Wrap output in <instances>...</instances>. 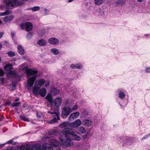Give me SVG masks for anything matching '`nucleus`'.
<instances>
[{"label": "nucleus", "instance_id": "f257e3e1", "mask_svg": "<svg viewBox=\"0 0 150 150\" xmlns=\"http://www.w3.org/2000/svg\"><path fill=\"white\" fill-rule=\"evenodd\" d=\"M72 130L71 128L69 127H65L62 130V134L59 136V139L61 142L60 146L62 147L73 146L74 144L72 140L78 141L81 139V137Z\"/></svg>", "mask_w": 150, "mask_h": 150}, {"label": "nucleus", "instance_id": "f03ea898", "mask_svg": "<svg viewBox=\"0 0 150 150\" xmlns=\"http://www.w3.org/2000/svg\"><path fill=\"white\" fill-rule=\"evenodd\" d=\"M24 69L28 77L29 78L27 80V87L28 89L30 90L33 86L36 78V76H32L30 78H29V77L31 76L36 74L38 73V71L31 69H28L26 67H24Z\"/></svg>", "mask_w": 150, "mask_h": 150}, {"label": "nucleus", "instance_id": "7ed1b4c3", "mask_svg": "<svg viewBox=\"0 0 150 150\" xmlns=\"http://www.w3.org/2000/svg\"><path fill=\"white\" fill-rule=\"evenodd\" d=\"M45 81L44 79H40L37 80L35 82L34 86L33 87V92L35 95H38L39 90L40 87L42 86Z\"/></svg>", "mask_w": 150, "mask_h": 150}, {"label": "nucleus", "instance_id": "20e7f679", "mask_svg": "<svg viewBox=\"0 0 150 150\" xmlns=\"http://www.w3.org/2000/svg\"><path fill=\"white\" fill-rule=\"evenodd\" d=\"M47 112L48 113L54 115L53 116H56V117H55L52 120L49 121L48 122L49 123L52 124L55 123L57 122V120H59V113L57 109L55 110L52 111H48Z\"/></svg>", "mask_w": 150, "mask_h": 150}, {"label": "nucleus", "instance_id": "39448f33", "mask_svg": "<svg viewBox=\"0 0 150 150\" xmlns=\"http://www.w3.org/2000/svg\"><path fill=\"white\" fill-rule=\"evenodd\" d=\"M20 27L22 29L25 28V30L27 31H30L33 28V25L29 22L25 23V24H22L20 25Z\"/></svg>", "mask_w": 150, "mask_h": 150}, {"label": "nucleus", "instance_id": "423d86ee", "mask_svg": "<svg viewBox=\"0 0 150 150\" xmlns=\"http://www.w3.org/2000/svg\"><path fill=\"white\" fill-rule=\"evenodd\" d=\"M42 149L39 150H53L52 145L47 143H44L42 144ZM57 150H61L59 147H57L56 149Z\"/></svg>", "mask_w": 150, "mask_h": 150}, {"label": "nucleus", "instance_id": "0eeeda50", "mask_svg": "<svg viewBox=\"0 0 150 150\" xmlns=\"http://www.w3.org/2000/svg\"><path fill=\"white\" fill-rule=\"evenodd\" d=\"M70 108L68 107H65L62 109V112L61 114V117L64 118H66L71 112Z\"/></svg>", "mask_w": 150, "mask_h": 150}, {"label": "nucleus", "instance_id": "6e6552de", "mask_svg": "<svg viewBox=\"0 0 150 150\" xmlns=\"http://www.w3.org/2000/svg\"><path fill=\"white\" fill-rule=\"evenodd\" d=\"M81 124V120L79 119H78L71 123L70 124V127L71 128H76L80 126Z\"/></svg>", "mask_w": 150, "mask_h": 150}, {"label": "nucleus", "instance_id": "1a4fd4ad", "mask_svg": "<svg viewBox=\"0 0 150 150\" xmlns=\"http://www.w3.org/2000/svg\"><path fill=\"white\" fill-rule=\"evenodd\" d=\"M48 42L51 45H55L58 44L59 40L57 38H52L48 39Z\"/></svg>", "mask_w": 150, "mask_h": 150}, {"label": "nucleus", "instance_id": "9d476101", "mask_svg": "<svg viewBox=\"0 0 150 150\" xmlns=\"http://www.w3.org/2000/svg\"><path fill=\"white\" fill-rule=\"evenodd\" d=\"M80 115V113L78 112H75L71 114L68 118L69 120H73L74 119H76Z\"/></svg>", "mask_w": 150, "mask_h": 150}, {"label": "nucleus", "instance_id": "9b49d317", "mask_svg": "<svg viewBox=\"0 0 150 150\" xmlns=\"http://www.w3.org/2000/svg\"><path fill=\"white\" fill-rule=\"evenodd\" d=\"M62 101V100L61 98H56L54 101V105L57 108L59 107L61 104Z\"/></svg>", "mask_w": 150, "mask_h": 150}, {"label": "nucleus", "instance_id": "f8f14e48", "mask_svg": "<svg viewBox=\"0 0 150 150\" xmlns=\"http://www.w3.org/2000/svg\"><path fill=\"white\" fill-rule=\"evenodd\" d=\"M4 3L6 4V7L7 9L12 8L14 6L11 0H6L4 1Z\"/></svg>", "mask_w": 150, "mask_h": 150}, {"label": "nucleus", "instance_id": "ddd939ff", "mask_svg": "<svg viewBox=\"0 0 150 150\" xmlns=\"http://www.w3.org/2000/svg\"><path fill=\"white\" fill-rule=\"evenodd\" d=\"M18 150H35L33 146L30 145H28L26 146H21Z\"/></svg>", "mask_w": 150, "mask_h": 150}, {"label": "nucleus", "instance_id": "4468645a", "mask_svg": "<svg viewBox=\"0 0 150 150\" xmlns=\"http://www.w3.org/2000/svg\"><path fill=\"white\" fill-rule=\"evenodd\" d=\"M13 16L12 15L7 16L5 17L4 18L3 21L5 22L12 21L13 19Z\"/></svg>", "mask_w": 150, "mask_h": 150}, {"label": "nucleus", "instance_id": "2eb2a0df", "mask_svg": "<svg viewBox=\"0 0 150 150\" xmlns=\"http://www.w3.org/2000/svg\"><path fill=\"white\" fill-rule=\"evenodd\" d=\"M46 93V89L45 88H42L40 90H39L38 94L42 97L45 96Z\"/></svg>", "mask_w": 150, "mask_h": 150}, {"label": "nucleus", "instance_id": "dca6fc26", "mask_svg": "<svg viewBox=\"0 0 150 150\" xmlns=\"http://www.w3.org/2000/svg\"><path fill=\"white\" fill-rule=\"evenodd\" d=\"M83 125L85 126L89 127L91 125V122L90 120L86 119L83 121Z\"/></svg>", "mask_w": 150, "mask_h": 150}, {"label": "nucleus", "instance_id": "f3484780", "mask_svg": "<svg viewBox=\"0 0 150 150\" xmlns=\"http://www.w3.org/2000/svg\"><path fill=\"white\" fill-rule=\"evenodd\" d=\"M17 50L18 52L21 54H23L24 53V49L23 47L21 45H19L17 47Z\"/></svg>", "mask_w": 150, "mask_h": 150}, {"label": "nucleus", "instance_id": "a211bd4d", "mask_svg": "<svg viewBox=\"0 0 150 150\" xmlns=\"http://www.w3.org/2000/svg\"><path fill=\"white\" fill-rule=\"evenodd\" d=\"M46 41L43 39L39 40L38 42V44L41 46H44L46 45Z\"/></svg>", "mask_w": 150, "mask_h": 150}, {"label": "nucleus", "instance_id": "6ab92c4d", "mask_svg": "<svg viewBox=\"0 0 150 150\" xmlns=\"http://www.w3.org/2000/svg\"><path fill=\"white\" fill-rule=\"evenodd\" d=\"M50 142L51 144L54 146H58L59 145V142L57 140L55 139H52L50 141Z\"/></svg>", "mask_w": 150, "mask_h": 150}, {"label": "nucleus", "instance_id": "aec40b11", "mask_svg": "<svg viewBox=\"0 0 150 150\" xmlns=\"http://www.w3.org/2000/svg\"><path fill=\"white\" fill-rule=\"evenodd\" d=\"M50 51L54 55H58L60 53L59 51L57 49L55 48L51 49L50 50Z\"/></svg>", "mask_w": 150, "mask_h": 150}, {"label": "nucleus", "instance_id": "412c9836", "mask_svg": "<svg viewBox=\"0 0 150 150\" xmlns=\"http://www.w3.org/2000/svg\"><path fill=\"white\" fill-rule=\"evenodd\" d=\"M45 98L47 99L50 103H52L53 100L52 98V96L50 93H48L46 97Z\"/></svg>", "mask_w": 150, "mask_h": 150}, {"label": "nucleus", "instance_id": "4be33fe9", "mask_svg": "<svg viewBox=\"0 0 150 150\" xmlns=\"http://www.w3.org/2000/svg\"><path fill=\"white\" fill-rule=\"evenodd\" d=\"M13 4V6H17L20 5L21 2L19 1V0H11Z\"/></svg>", "mask_w": 150, "mask_h": 150}, {"label": "nucleus", "instance_id": "5701e85b", "mask_svg": "<svg viewBox=\"0 0 150 150\" xmlns=\"http://www.w3.org/2000/svg\"><path fill=\"white\" fill-rule=\"evenodd\" d=\"M13 65L12 64H8L6 65L4 67L6 71H8L12 69Z\"/></svg>", "mask_w": 150, "mask_h": 150}, {"label": "nucleus", "instance_id": "b1692460", "mask_svg": "<svg viewBox=\"0 0 150 150\" xmlns=\"http://www.w3.org/2000/svg\"><path fill=\"white\" fill-rule=\"evenodd\" d=\"M59 132L57 130H52L49 132L50 135H57L59 134Z\"/></svg>", "mask_w": 150, "mask_h": 150}, {"label": "nucleus", "instance_id": "393cba45", "mask_svg": "<svg viewBox=\"0 0 150 150\" xmlns=\"http://www.w3.org/2000/svg\"><path fill=\"white\" fill-rule=\"evenodd\" d=\"M79 132L78 133L79 134H83L86 132V130L83 127H81L79 129Z\"/></svg>", "mask_w": 150, "mask_h": 150}, {"label": "nucleus", "instance_id": "a878e982", "mask_svg": "<svg viewBox=\"0 0 150 150\" xmlns=\"http://www.w3.org/2000/svg\"><path fill=\"white\" fill-rule=\"evenodd\" d=\"M8 74H9L10 76L15 77L16 74V72L14 71H9L8 72Z\"/></svg>", "mask_w": 150, "mask_h": 150}, {"label": "nucleus", "instance_id": "bb28decb", "mask_svg": "<svg viewBox=\"0 0 150 150\" xmlns=\"http://www.w3.org/2000/svg\"><path fill=\"white\" fill-rule=\"evenodd\" d=\"M70 124L68 122H65L60 124V126L63 128V127H68L69 126H70Z\"/></svg>", "mask_w": 150, "mask_h": 150}, {"label": "nucleus", "instance_id": "cd10ccee", "mask_svg": "<svg viewBox=\"0 0 150 150\" xmlns=\"http://www.w3.org/2000/svg\"><path fill=\"white\" fill-rule=\"evenodd\" d=\"M94 4L96 5L101 4L103 2V0H94Z\"/></svg>", "mask_w": 150, "mask_h": 150}, {"label": "nucleus", "instance_id": "c85d7f7f", "mask_svg": "<svg viewBox=\"0 0 150 150\" xmlns=\"http://www.w3.org/2000/svg\"><path fill=\"white\" fill-rule=\"evenodd\" d=\"M52 93L54 95H56L58 94L59 92V90L56 88H53L52 89Z\"/></svg>", "mask_w": 150, "mask_h": 150}, {"label": "nucleus", "instance_id": "c756f323", "mask_svg": "<svg viewBox=\"0 0 150 150\" xmlns=\"http://www.w3.org/2000/svg\"><path fill=\"white\" fill-rule=\"evenodd\" d=\"M125 95L124 93L122 92H120L119 93V97L121 99H123Z\"/></svg>", "mask_w": 150, "mask_h": 150}, {"label": "nucleus", "instance_id": "7c9ffc66", "mask_svg": "<svg viewBox=\"0 0 150 150\" xmlns=\"http://www.w3.org/2000/svg\"><path fill=\"white\" fill-rule=\"evenodd\" d=\"M10 11L9 10H7L6 11H5L0 13V16H4L6 15H7L10 13Z\"/></svg>", "mask_w": 150, "mask_h": 150}, {"label": "nucleus", "instance_id": "2f4dec72", "mask_svg": "<svg viewBox=\"0 0 150 150\" xmlns=\"http://www.w3.org/2000/svg\"><path fill=\"white\" fill-rule=\"evenodd\" d=\"M20 117L21 119L23 120H24L27 122H29V119L24 116L20 115Z\"/></svg>", "mask_w": 150, "mask_h": 150}, {"label": "nucleus", "instance_id": "473e14b6", "mask_svg": "<svg viewBox=\"0 0 150 150\" xmlns=\"http://www.w3.org/2000/svg\"><path fill=\"white\" fill-rule=\"evenodd\" d=\"M40 9V7L38 6H35L31 8L30 9L32 10L33 11H35L38 10Z\"/></svg>", "mask_w": 150, "mask_h": 150}, {"label": "nucleus", "instance_id": "72a5a7b5", "mask_svg": "<svg viewBox=\"0 0 150 150\" xmlns=\"http://www.w3.org/2000/svg\"><path fill=\"white\" fill-rule=\"evenodd\" d=\"M7 54L8 56L10 57H12L15 56V53L13 52L10 51L7 52Z\"/></svg>", "mask_w": 150, "mask_h": 150}, {"label": "nucleus", "instance_id": "f704fd0d", "mask_svg": "<svg viewBox=\"0 0 150 150\" xmlns=\"http://www.w3.org/2000/svg\"><path fill=\"white\" fill-rule=\"evenodd\" d=\"M77 108H78V105H77L76 104L72 108H70L69 110H70V111L71 112H72L73 111L76 109Z\"/></svg>", "mask_w": 150, "mask_h": 150}, {"label": "nucleus", "instance_id": "c9c22d12", "mask_svg": "<svg viewBox=\"0 0 150 150\" xmlns=\"http://www.w3.org/2000/svg\"><path fill=\"white\" fill-rule=\"evenodd\" d=\"M20 104H21V103L20 102L14 103L12 104L11 105V106L12 107L18 106Z\"/></svg>", "mask_w": 150, "mask_h": 150}, {"label": "nucleus", "instance_id": "e433bc0d", "mask_svg": "<svg viewBox=\"0 0 150 150\" xmlns=\"http://www.w3.org/2000/svg\"><path fill=\"white\" fill-rule=\"evenodd\" d=\"M13 142V140L12 139H11L10 140H9L6 143L3 144H1V145L2 146H3L5 144H12Z\"/></svg>", "mask_w": 150, "mask_h": 150}, {"label": "nucleus", "instance_id": "4c0bfd02", "mask_svg": "<svg viewBox=\"0 0 150 150\" xmlns=\"http://www.w3.org/2000/svg\"><path fill=\"white\" fill-rule=\"evenodd\" d=\"M4 75V72L0 69V77L3 76Z\"/></svg>", "mask_w": 150, "mask_h": 150}, {"label": "nucleus", "instance_id": "58836bf2", "mask_svg": "<svg viewBox=\"0 0 150 150\" xmlns=\"http://www.w3.org/2000/svg\"><path fill=\"white\" fill-rule=\"evenodd\" d=\"M94 15L96 16H98L100 14V13L98 10H96V11L94 13Z\"/></svg>", "mask_w": 150, "mask_h": 150}, {"label": "nucleus", "instance_id": "ea45409f", "mask_svg": "<svg viewBox=\"0 0 150 150\" xmlns=\"http://www.w3.org/2000/svg\"><path fill=\"white\" fill-rule=\"evenodd\" d=\"M82 67V66L79 64H76L75 65V69H80Z\"/></svg>", "mask_w": 150, "mask_h": 150}, {"label": "nucleus", "instance_id": "a19ab883", "mask_svg": "<svg viewBox=\"0 0 150 150\" xmlns=\"http://www.w3.org/2000/svg\"><path fill=\"white\" fill-rule=\"evenodd\" d=\"M70 67L72 69H75V65L73 64H71L70 66Z\"/></svg>", "mask_w": 150, "mask_h": 150}, {"label": "nucleus", "instance_id": "79ce46f5", "mask_svg": "<svg viewBox=\"0 0 150 150\" xmlns=\"http://www.w3.org/2000/svg\"><path fill=\"white\" fill-rule=\"evenodd\" d=\"M146 71L147 73H150V67L146 68Z\"/></svg>", "mask_w": 150, "mask_h": 150}, {"label": "nucleus", "instance_id": "37998d69", "mask_svg": "<svg viewBox=\"0 0 150 150\" xmlns=\"http://www.w3.org/2000/svg\"><path fill=\"white\" fill-rule=\"evenodd\" d=\"M49 82H47L45 83V86L47 87L49 86Z\"/></svg>", "mask_w": 150, "mask_h": 150}, {"label": "nucleus", "instance_id": "c03bdc74", "mask_svg": "<svg viewBox=\"0 0 150 150\" xmlns=\"http://www.w3.org/2000/svg\"><path fill=\"white\" fill-rule=\"evenodd\" d=\"M32 35V34L31 33H29L27 35V37L28 38L29 37H30Z\"/></svg>", "mask_w": 150, "mask_h": 150}, {"label": "nucleus", "instance_id": "a18cd8bd", "mask_svg": "<svg viewBox=\"0 0 150 150\" xmlns=\"http://www.w3.org/2000/svg\"><path fill=\"white\" fill-rule=\"evenodd\" d=\"M148 137V135H146V136H144V137H143L142 138V140H144V139H146Z\"/></svg>", "mask_w": 150, "mask_h": 150}, {"label": "nucleus", "instance_id": "49530a36", "mask_svg": "<svg viewBox=\"0 0 150 150\" xmlns=\"http://www.w3.org/2000/svg\"><path fill=\"white\" fill-rule=\"evenodd\" d=\"M11 35L12 36V38H13V37H14V35H15V33L14 32H12L11 33Z\"/></svg>", "mask_w": 150, "mask_h": 150}, {"label": "nucleus", "instance_id": "de8ad7c7", "mask_svg": "<svg viewBox=\"0 0 150 150\" xmlns=\"http://www.w3.org/2000/svg\"><path fill=\"white\" fill-rule=\"evenodd\" d=\"M4 118V117L2 115H0V121H2Z\"/></svg>", "mask_w": 150, "mask_h": 150}, {"label": "nucleus", "instance_id": "09e8293b", "mask_svg": "<svg viewBox=\"0 0 150 150\" xmlns=\"http://www.w3.org/2000/svg\"><path fill=\"white\" fill-rule=\"evenodd\" d=\"M3 34L2 33H0V38H1L3 36Z\"/></svg>", "mask_w": 150, "mask_h": 150}, {"label": "nucleus", "instance_id": "8fccbe9b", "mask_svg": "<svg viewBox=\"0 0 150 150\" xmlns=\"http://www.w3.org/2000/svg\"><path fill=\"white\" fill-rule=\"evenodd\" d=\"M86 137H87V136H86V135H84L83 136V139H85L86 138Z\"/></svg>", "mask_w": 150, "mask_h": 150}, {"label": "nucleus", "instance_id": "3c124183", "mask_svg": "<svg viewBox=\"0 0 150 150\" xmlns=\"http://www.w3.org/2000/svg\"><path fill=\"white\" fill-rule=\"evenodd\" d=\"M0 79H1V81L2 82H4V79L3 78H0Z\"/></svg>", "mask_w": 150, "mask_h": 150}, {"label": "nucleus", "instance_id": "603ef678", "mask_svg": "<svg viewBox=\"0 0 150 150\" xmlns=\"http://www.w3.org/2000/svg\"><path fill=\"white\" fill-rule=\"evenodd\" d=\"M10 104V102L9 101H8L6 103L7 105H9Z\"/></svg>", "mask_w": 150, "mask_h": 150}, {"label": "nucleus", "instance_id": "864d4df0", "mask_svg": "<svg viewBox=\"0 0 150 150\" xmlns=\"http://www.w3.org/2000/svg\"><path fill=\"white\" fill-rule=\"evenodd\" d=\"M127 144H129V143H128V141H129L130 140V138H128L127 139Z\"/></svg>", "mask_w": 150, "mask_h": 150}, {"label": "nucleus", "instance_id": "5fc2aeb1", "mask_svg": "<svg viewBox=\"0 0 150 150\" xmlns=\"http://www.w3.org/2000/svg\"><path fill=\"white\" fill-rule=\"evenodd\" d=\"M19 100V98H16L15 100V101H16V102H17V101H18V100Z\"/></svg>", "mask_w": 150, "mask_h": 150}, {"label": "nucleus", "instance_id": "6e6d98bb", "mask_svg": "<svg viewBox=\"0 0 150 150\" xmlns=\"http://www.w3.org/2000/svg\"><path fill=\"white\" fill-rule=\"evenodd\" d=\"M144 0H137L138 2H141L142 1Z\"/></svg>", "mask_w": 150, "mask_h": 150}, {"label": "nucleus", "instance_id": "4d7b16f0", "mask_svg": "<svg viewBox=\"0 0 150 150\" xmlns=\"http://www.w3.org/2000/svg\"><path fill=\"white\" fill-rule=\"evenodd\" d=\"M74 0H68V2H70L73 1Z\"/></svg>", "mask_w": 150, "mask_h": 150}, {"label": "nucleus", "instance_id": "13d9d810", "mask_svg": "<svg viewBox=\"0 0 150 150\" xmlns=\"http://www.w3.org/2000/svg\"><path fill=\"white\" fill-rule=\"evenodd\" d=\"M2 47V45L1 44H0V49H1Z\"/></svg>", "mask_w": 150, "mask_h": 150}, {"label": "nucleus", "instance_id": "bf43d9fd", "mask_svg": "<svg viewBox=\"0 0 150 150\" xmlns=\"http://www.w3.org/2000/svg\"><path fill=\"white\" fill-rule=\"evenodd\" d=\"M5 42L6 43H7V42Z\"/></svg>", "mask_w": 150, "mask_h": 150}, {"label": "nucleus", "instance_id": "052dcab7", "mask_svg": "<svg viewBox=\"0 0 150 150\" xmlns=\"http://www.w3.org/2000/svg\"><path fill=\"white\" fill-rule=\"evenodd\" d=\"M38 117H40V116H39V115H38Z\"/></svg>", "mask_w": 150, "mask_h": 150}, {"label": "nucleus", "instance_id": "680f3d73", "mask_svg": "<svg viewBox=\"0 0 150 150\" xmlns=\"http://www.w3.org/2000/svg\"><path fill=\"white\" fill-rule=\"evenodd\" d=\"M149 135H150V134H149Z\"/></svg>", "mask_w": 150, "mask_h": 150}]
</instances>
